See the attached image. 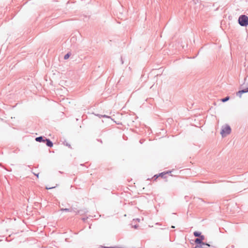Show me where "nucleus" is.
I'll return each instance as SVG.
<instances>
[{
  "label": "nucleus",
  "instance_id": "obj_1",
  "mask_svg": "<svg viewBox=\"0 0 248 248\" xmlns=\"http://www.w3.org/2000/svg\"><path fill=\"white\" fill-rule=\"evenodd\" d=\"M239 23L243 26H246L248 25V17L245 16H241L238 19Z\"/></svg>",
  "mask_w": 248,
  "mask_h": 248
},
{
  "label": "nucleus",
  "instance_id": "obj_2",
  "mask_svg": "<svg viewBox=\"0 0 248 248\" xmlns=\"http://www.w3.org/2000/svg\"><path fill=\"white\" fill-rule=\"evenodd\" d=\"M231 132V128L229 125L224 126L221 131V134L223 137L229 134Z\"/></svg>",
  "mask_w": 248,
  "mask_h": 248
},
{
  "label": "nucleus",
  "instance_id": "obj_3",
  "mask_svg": "<svg viewBox=\"0 0 248 248\" xmlns=\"http://www.w3.org/2000/svg\"><path fill=\"white\" fill-rule=\"evenodd\" d=\"M247 92H248V88H247L245 90H242V91H239V92H238L237 93V95H238L240 97H241V96H242V94L243 93H247Z\"/></svg>",
  "mask_w": 248,
  "mask_h": 248
},
{
  "label": "nucleus",
  "instance_id": "obj_4",
  "mask_svg": "<svg viewBox=\"0 0 248 248\" xmlns=\"http://www.w3.org/2000/svg\"><path fill=\"white\" fill-rule=\"evenodd\" d=\"M45 141H46V144L47 145V146H49V147H52L53 146V143L48 139H46L45 140Z\"/></svg>",
  "mask_w": 248,
  "mask_h": 248
},
{
  "label": "nucleus",
  "instance_id": "obj_5",
  "mask_svg": "<svg viewBox=\"0 0 248 248\" xmlns=\"http://www.w3.org/2000/svg\"><path fill=\"white\" fill-rule=\"evenodd\" d=\"M36 141L38 142L41 141H45V140H43V138L42 137H37L35 139Z\"/></svg>",
  "mask_w": 248,
  "mask_h": 248
},
{
  "label": "nucleus",
  "instance_id": "obj_6",
  "mask_svg": "<svg viewBox=\"0 0 248 248\" xmlns=\"http://www.w3.org/2000/svg\"><path fill=\"white\" fill-rule=\"evenodd\" d=\"M195 242L196 243V244H199L200 245H202V244L203 243H202V241L201 239H200L199 238H197L196 239L195 241Z\"/></svg>",
  "mask_w": 248,
  "mask_h": 248
},
{
  "label": "nucleus",
  "instance_id": "obj_7",
  "mask_svg": "<svg viewBox=\"0 0 248 248\" xmlns=\"http://www.w3.org/2000/svg\"><path fill=\"white\" fill-rule=\"evenodd\" d=\"M71 53H70V52H69V53H68L67 54H66L64 56V60H67V59H68L70 57V56H71Z\"/></svg>",
  "mask_w": 248,
  "mask_h": 248
},
{
  "label": "nucleus",
  "instance_id": "obj_8",
  "mask_svg": "<svg viewBox=\"0 0 248 248\" xmlns=\"http://www.w3.org/2000/svg\"><path fill=\"white\" fill-rule=\"evenodd\" d=\"M61 210L62 211H67V212H71L72 211V209H69V208H62L61 209Z\"/></svg>",
  "mask_w": 248,
  "mask_h": 248
},
{
  "label": "nucleus",
  "instance_id": "obj_9",
  "mask_svg": "<svg viewBox=\"0 0 248 248\" xmlns=\"http://www.w3.org/2000/svg\"><path fill=\"white\" fill-rule=\"evenodd\" d=\"M229 98H230L228 96V97H225V98L222 99L221 101L223 102H225L229 100Z\"/></svg>",
  "mask_w": 248,
  "mask_h": 248
},
{
  "label": "nucleus",
  "instance_id": "obj_10",
  "mask_svg": "<svg viewBox=\"0 0 248 248\" xmlns=\"http://www.w3.org/2000/svg\"><path fill=\"white\" fill-rule=\"evenodd\" d=\"M201 233L199 232H194V235L195 236H199L200 235Z\"/></svg>",
  "mask_w": 248,
  "mask_h": 248
},
{
  "label": "nucleus",
  "instance_id": "obj_11",
  "mask_svg": "<svg viewBox=\"0 0 248 248\" xmlns=\"http://www.w3.org/2000/svg\"><path fill=\"white\" fill-rule=\"evenodd\" d=\"M56 187V186H52V187H46V189H52V188H54Z\"/></svg>",
  "mask_w": 248,
  "mask_h": 248
},
{
  "label": "nucleus",
  "instance_id": "obj_12",
  "mask_svg": "<svg viewBox=\"0 0 248 248\" xmlns=\"http://www.w3.org/2000/svg\"><path fill=\"white\" fill-rule=\"evenodd\" d=\"M34 175H35L37 176V178L39 177V174H35V173H34Z\"/></svg>",
  "mask_w": 248,
  "mask_h": 248
},
{
  "label": "nucleus",
  "instance_id": "obj_13",
  "mask_svg": "<svg viewBox=\"0 0 248 248\" xmlns=\"http://www.w3.org/2000/svg\"><path fill=\"white\" fill-rule=\"evenodd\" d=\"M160 175L161 176H163V174H160Z\"/></svg>",
  "mask_w": 248,
  "mask_h": 248
}]
</instances>
